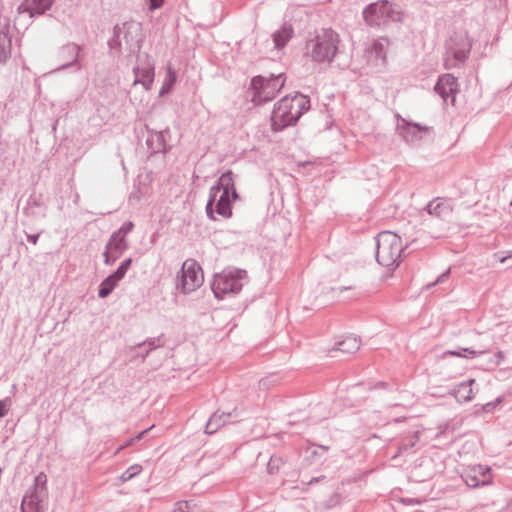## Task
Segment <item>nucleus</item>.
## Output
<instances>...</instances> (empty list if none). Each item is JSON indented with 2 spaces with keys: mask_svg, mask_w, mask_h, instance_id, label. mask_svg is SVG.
Wrapping results in <instances>:
<instances>
[{
  "mask_svg": "<svg viewBox=\"0 0 512 512\" xmlns=\"http://www.w3.org/2000/svg\"><path fill=\"white\" fill-rule=\"evenodd\" d=\"M424 210L431 216L446 219L452 214L453 205L448 199L436 197L425 206Z\"/></svg>",
  "mask_w": 512,
  "mask_h": 512,
  "instance_id": "17",
  "label": "nucleus"
},
{
  "mask_svg": "<svg viewBox=\"0 0 512 512\" xmlns=\"http://www.w3.org/2000/svg\"><path fill=\"white\" fill-rule=\"evenodd\" d=\"M166 134H169L168 128L162 131L149 130L146 145L151 153L155 154L167 151Z\"/></svg>",
  "mask_w": 512,
  "mask_h": 512,
  "instance_id": "19",
  "label": "nucleus"
},
{
  "mask_svg": "<svg viewBox=\"0 0 512 512\" xmlns=\"http://www.w3.org/2000/svg\"><path fill=\"white\" fill-rule=\"evenodd\" d=\"M164 345H165L164 336H163V334H161L158 337L148 338L145 341H143L142 343L137 344L136 348L141 349L146 346L148 347L145 350V352L143 354H141V357L144 360L150 354L151 351H153L157 348L163 347Z\"/></svg>",
  "mask_w": 512,
  "mask_h": 512,
  "instance_id": "28",
  "label": "nucleus"
},
{
  "mask_svg": "<svg viewBox=\"0 0 512 512\" xmlns=\"http://www.w3.org/2000/svg\"><path fill=\"white\" fill-rule=\"evenodd\" d=\"M389 44L388 38L380 37L365 51L366 62L375 72H382L386 68Z\"/></svg>",
  "mask_w": 512,
  "mask_h": 512,
  "instance_id": "11",
  "label": "nucleus"
},
{
  "mask_svg": "<svg viewBox=\"0 0 512 512\" xmlns=\"http://www.w3.org/2000/svg\"><path fill=\"white\" fill-rule=\"evenodd\" d=\"M501 402L500 398H497L495 401L488 402L481 406V410L486 413L492 412L496 406Z\"/></svg>",
  "mask_w": 512,
  "mask_h": 512,
  "instance_id": "43",
  "label": "nucleus"
},
{
  "mask_svg": "<svg viewBox=\"0 0 512 512\" xmlns=\"http://www.w3.org/2000/svg\"><path fill=\"white\" fill-rule=\"evenodd\" d=\"M401 502L406 505H419L422 501L417 498H402Z\"/></svg>",
  "mask_w": 512,
  "mask_h": 512,
  "instance_id": "48",
  "label": "nucleus"
},
{
  "mask_svg": "<svg viewBox=\"0 0 512 512\" xmlns=\"http://www.w3.org/2000/svg\"><path fill=\"white\" fill-rule=\"evenodd\" d=\"M294 31L291 26L283 25L279 30L274 32L273 41L277 49L286 46L289 40L293 37Z\"/></svg>",
  "mask_w": 512,
  "mask_h": 512,
  "instance_id": "27",
  "label": "nucleus"
},
{
  "mask_svg": "<svg viewBox=\"0 0 512 512\" xmlns=\"http://www.w3.org/2000/svg\"><path fill=\"white\" fill-rule=\"evenodd\" d=\"M359 294H360L359 292H355V293L353 294V296H351V297H349V298H350V299H352V298H354V297L359 296Z\"/></svg>",
  "mask_w": 512,
  "mask_h": 512,
  "instance_id": "54",
  "label": "nucleus"
},
{
  "mask_svg": "<svg viewBox=\"0 0 512 512\" xmlns=\"http://www.w3.org/2000/svg\"><path fill=\"white\" fill-rule=\"evenodd\" d=\"M82 47L76 43H67L63 45L59 50V58L64 63L57 70H64L69 67H76L77 70L82 68L79 62V56Z\"/></svg>",
  "mask_w": 512,
  "mask_h": 512,
  "instance_id": "14",
  "label": "nucleus"
},
{
  "mask_svg": "<svg viewBox=\"0 0 512 512\" xmlns=\"http://www.w3.org/2000/svg\"><path fill=\"white\" fill-rule=\"evenodd\" d=\"M220 193V188L215 185H213L209 190V198L206 204V213L208 218L211 220H215L213 205L217 203Z\"/></svg>",
  "mask_w": 512,
  "mask_h": 512,
  "instance_id": "32",
  "label": "nucleus"
},
{
  "mask_svg": "<svg viewBox=\"0 0 512 512\" xmlns=\"http://www.w3.org/2000/svg\"><path fill=\"white\" fill-rule=\"evenodd\" d=\"M490 468L479 465L478 472L482 475V479H477L476 476H467L466 483L471 487L485 486L491 483Z\"/></svg>",
  "mask_w": 512,
  "mask_h": 512,
  "instance_id": "29",
  "label": "nucleus"
},
{
  "mask_svg": "<svg viewBox=\"0 0 512 512\" xmlns=\"http://www.w3.org/2000/svg\"><path fill=\"white\" fill-rule=\"evenodd\" d=\"M420 432L414 431L412 434H409L403 437L398 443V452L394 455L395 458L398 455L402 454H413L415 453V446L419 442Z\"/></svg>",
  "mask_w": 512,
  "mask_h": 512,
  "instance_id": "23",
  "label": "nucleus"
},
{
  "mask_svg": "<svg viewBox=\"0 0 512 512\" xmlns=\"http://www.w3.org/2000/svg\"><path fill=\"white\" fill-rule=\"evenodd\" d=\"M133 228V222L127 221L124 222L118 230L114 231V233H117L119 236L126 238V236L133 230Z\"/></svg>",
  "mask_w": 512,
  "mask_h": 512,
  "instance_id": "36",
  "label": "nucleus"
},
{
  "mask_svg": "<svg viewBox=\"0 0 512 512\" xmlns=\"http://www.w3.org/2000/svg\"><path fill=\"white\" fill-rule=\"evenodd\" d=\"M55 0H24L19 5V13H28L31 18L44 15L52 7Z\"/></svg>",
  "mask_w": 512,
  "mask_h": 512,
  "instance_id": "18",
  "label": "nucleus"
},
{
  "mask_svg": "<svg viewBox=\"0 0 512 512\" xmlns=\"http://www.w3.org/2000/svg\"><path fill=\"white\" fill-rule=\"evenodd\" d=\"M247 273L242 269L224 270L214 276L211 289L217 299L237 295L243 288Z\"/></svg>",
  "mask_w": 512,
  "mask_h": 512,
  "instance_id": "5",
  "label": "nucleus"
},
{
  "mask_svg": "<svg viewBox=\"0 0 512 512\" xmlns=\"http://www.w3.org/2000/svg\"><path fill=\"white\" fill-rule=\"evenodd\" d=\"M449 275H450V269H447L441 275H439L435 281L427 284L426 289H430L437 284H441V283L445 282L448 279Z\"/></svg>",
  "mask_w": 512,
  "mask_h": 512,
  "instance_id": "38",
  "label": "nucleus"
},
{
  "mask_svg": "<svg viewBox=\"0 0 512 512\" xmlns=\"http://www.w3.org/2000/svg\"><path fill=\"white\" fill-rule=\"evenodd\" d=\"M47 476L41 472L34 479L21 502V512H44V501L47 498Z\"/></svg>",
  "mask_w": 512,
  "mask_h": 512,
  "instance_id": "8",
  "label": "nucleus"
},
{
  "mask_svg": "<svg viewBox=\"0 0 512 512\" xmlns=\"http://www.w3.org/2000/svg\"><path fill=\"white\" fill-rule=\"evenodd\" d=\"M142 471V466L141 465H132L131 467H129L126 471H124L121 475V479L123 481H128L130 479H132L134 476L138 475L140 472Z\"/></svg>",
  "mask_w": 512,
  "mask_h": 512,
  "instance_id": "35",
  "label": "nucleus"
},
{
  "mask_svg": "<svg viewBox=\"0 0 512 512\" xmlns=\"http://www.w3.org/2000/svg\"><path fill=\"white\" fill-rule=\"evenodd\" d=\"M378 386H379V387H385V386H386V383H384V382H380V383L378 384Z\"/></svg>",
  "mask_w": 512,
  "mask_h": 512,
  "instance_id": "55",
  "label": "nucleus"
},
{
  "mask_svg": "<svg viewBox=\"0 0 512 512\" xmlns=\"http://www.w3.org/2000/svg\"><path fill=\"white\" fill-rule=\"evenodd\" d=\"M397 131L406 142L415 143L423 138L428 128L419 123L409 122L400 115H397Z\"/></svg>",
  "mask_w": 512,
  "mask_h": 512,
  "instance_id": "13",
  "label": "nucleus"
},
{
  "mask_svg": "<svg viewBox=\"0 0 512 512\" xmlns=\"http://www.w3.org/2000/svg\"><path fill=\"white\" fill-rule=\"evenodd\" d=\"M148 430H143L141 431L140 433L137 434V436L133 437V438H130L128 439L124 444H122L120 447H119V450L121 449H124L125 447H129L131 445H133L136 441H139L143 435L145 433H147Z\"/></svg>",
  "mask_w": 512,
  "mask_h": 512,
  "instance_id": "41",
  "label": "nucleus"
},
{
  "mask_svg": "<svg viewBox=\"0 0 512 512\" xmlns=\"http://www.w3.org/2000/svg\"><path fill=\"white\" fill-rule=\"evenodd\" d=\"M332 291L337 293V294H341L345 291H355V287L353 286H341V287H338V288H332Z\"/></svg>",
  "mask_w": 512,
  "mask_h": 512,
  "instance_id": "49",
  "label": "nucleus"
},
{
  "mask_svg": "<svg viewBox=\"0 0 512 512\" xmlns=\"http://www.w3.org/2000/svg\"><path fill=\"white\" fill-rule=\"evenodd\" d=\"M340 500H341V496L338 494V493H333L328 500H326L325 502H323V507L325 509H330L332 507H335L336 505H338L340 503Z\"/></svg>",
  "mask_w": 512,
  "mask_h": 512,
  "instance_id": "37",
  "label": "nucleus"
},
{
  "mask_svg": "<svg viewBox=\"0 0 512 512\" xmlns=\"http://www.w3.org/2000/svg\"><path fill=\"white\" fill-rule=\"evenodd\" d=\"M434 90L444 101H447L450 96H452V100L454 101L458 91L457 78L452 74L440 76L434 86Z\"/></svg>",
  "mask_w": 512,
  "mask_h": 512,
  "instance_id": "16",
  "label": "nucleus"
},
{
  "mask_svg": "<svg viewBox=\"0 0 512 512\" xmlns=\"http://www.w3.org/2000/svg\"><path fill=\"white\" fill-rule=\"evenodd\" d=\"M204 281L201 266L193 259H187L182 264L180 275L177 276L176 287L187 294L200 287Z\"/></svg>",
  "mask_w": 512,
  "mask_h": 512,
  "instance_id": "10",
  "label": "nucleus"
},
{
  "mask_svg": "<svg viewBox=\"0 0 512 512\" xmlns=\"http://www.w3.org/2000/svg\"><path fill=\"white\" fill-rule=\"evenodd\" d=\"M497 357H499V358H501V359H502V358H503V352H502V351H499V352L497 353Z\"/></svg>",
  "mask_w": 512,
  "mask_h": 512,
  "instance_id": "53",
  "label": "nucleus"
},
{
  "mask_svg": "<svg viewBox=\"0 0 512 512\" xmlns=\"http://www.w3.org/2000/svg\"><path fill=\"white\" fill-rule=\"evenodd\" d=\"M396 6L388 0L371 3L363 10L365 22L370 26H380L388 20H400Z\"/></svg>",
  "mask_w": 512,
  "mask_h": 512,
  "instance_id": "9",
  "label": "nucleus"
},
{
  "mask_svg": "<svg viewBox=\"0 0 512 512\" xmlns=\"http://www.w3.org/2000/svg\"><path fill=\"white\" fill-rule=\"evenodd\" d=\"M403 250L401 238L391 231H382L375 237V257L381 266L397 267Z\"/></svg>",
  "mask_w": 512,
  "mask_h": 512,
  "instance_id": "4",
  "label": "nucleus"
},
{
  "mask_svg": "<svg viewBox=\"0 0 512 512\" xmlns=\"http://www.w3.org/2000/svg\"><path fill=\"white\" fill-rule=\"evenodd\" d=\"M128 56L140 55L143 44L142 27L140 23L126 21L113 27L112 37L108 40V53L119 56L122 53V43Z\"/></svg>",
  "mask_w": 512,
  "mask_h": 512,
  "instance_id": "2",
  "label": "nucleus"
},
{
  "mask_svg": "<svg viewBox=\"0 0 512 512\" xmlns=\"http://www.w3.org/2000/svg\"><path fill=\"white\" fill-rule=\"evenodd\" d=\"M133 74L135 76L134 85L141 84L146 91L151 89L154 82L155 65L147 53L137 56V64L133 67Z\"/></svg>",
  "mask_w": 512,
  "mask_h": 512,
  "instance_id": "12",
  "label": "nucleus"
},
{
  "mask_svg": "<svg viewBox=\"0 0 512 512\" xmlns=\"http://www.w3.org/2000/svg\"><path fill=\"white\" fill-rule=\"evenodd\" d=\"M12 39L9 35V24L5 23L0 30V65H4L11 57Z\"/></svg>",
  "mask_w": 512,
  "mask_h": 512,
  "instance_id": "21",
  "label": "nucleus"
},
{
  "mask_svg": "<svg viewBox=\"0 0 512 512\" xmlns=\"http://www.w3.org/2000/svg\"><path fill=\"white\" fill-rule=\"evenodd\" d=\"M234 199L231 197V193L221 192L216 203L215 211L217 214L224 218H229L232 215L231 202Z\"/></svg>",
  "mask_w": 512,
  "mask_h": 512,
  "instance_id": "26",
  "label": "nucleus"
},
{
  "mask_svg": "<svg viewBox=\"0 0 512 512\" xmlns=\"http://www.w3.org/2000/svg\"><path fill=\"white\" fill-rule=\"evenodd\" d=\"M326 479V476L324 475H321L319 477H313L311 478L308 482H307V485H312V484H315V483H318V482H322Z\"/></svg>",
  "mask_w": 512,
  "mask_h": 512,
  "instance_id": "51",
  "label": "nucleus"
},
{
  "mask_svg": "<svg viewBox=\"0 0 512 512\" xmlns=\"http://www.w3.org/2000/svg\"><path fill=\"white\" fill-rule=\"evenodd\" d=\"M26 206L27 207L40 208L41 207V202H40V200L38 198L31 196V197L28 198Z\"/></svg>",
  "mask_w": 512,
  "mask_h": 512,
  "instance_id": "46",
  "label": "nucleus"
},
{
  "mask_svg": "<svg viewBox=\"0 0 512 512\" xmlns=\"http://www.w3.org/2000/svg\"><path fill=\"white\" fill-rule=\"evenodd\" d=\"M102 255L104 258V260H103L104 264L108 265V266L113 265L116 262V260L119 258V257L115 256V253H113L109 250H106V249L104 250Z\"/></svg>",
  "mask_w": 512,
  "mask_h": 512,
  "instance_id": "39",
  "label": "nucleus"
},
{
  "mask_svg": "<svg viewBox=\"0 0 512 512\" xmlns=\"http://www.w3.org/2000/svg\"><path fill=\"white\" fill-rule=\"evenodd\" d=\"M400 421H401V419H400V418H395V419H394V422H400Z\"/></svg>",
  "mask_w": 512,
  "mask_h": 512,
  "instance_id": "56",
  "label": "nucleus"
},
{
  "mask_svg": "<svg viewBox=\"0 0 512 512\" xmlns=\"http://www.w3.org/2000/svg\"><path fill=\"white\" fill-rule=\"evenodd\" d=\"M283 464V459L280 456L273 455L270 457V460L267 464V471L269 474H276L281 465Z\"/></svg>",
  "mask_w": 512,
  "mask_h": 512,
  "instance_id": "34",
  "label": "nucleus"
},
{
  "mask_svg": "<svg viewBox=\"0 0 512 512\" xmlns=\"http://www.w3.org/2000/svg\"><path fill=\"white\" fill-rule=\"evenodd\" d=\"M119 281L110 274L99 285L98 297L104 299L108 297L117 287Z\"/></svg>",
  "mask_w": 512,
  "mask_h": 512,
  "instance_id": "30",
  "label": "nucleus"
},
{
  "mask_svg": "<svg viewBox=\"0 0 512 512\" xmlns=\"http://www.w3.org/2000/svg\"><path fill=\"white\" fill-rule=\"evenodd\" d=\"M37 209L38 208L25 206L23 209V213L27 216L38 217L41 213L38 212Z\"/></svg>",
  "mask_w": 512,
  "mask_h": 512,
  "instance_id": "45",
  "label": "nucleus"
},
{
  "mask_svg": "<svg viewBox=\"0 0 512 512\" xmlns=\"http://www.w3.org/2000/svg\"><path fill=\"white\" fill-rule=\"evenodd\" d=\"M128 270H126L121 265L111 274L113 278H116L119 282L125 277Z\"/></svg>",
  "mask_w": 512,
  "mask_h": 512,
  "instance_id": "44",
  "label": "nucleus"
},
{
  "mask_svg": "<svg viewBox=\"0 0 512 512\" xmlns=\"http://www.w3.org/2000/svg\"><path fill=\"white\" fill-rule=\"evenodd\" d=\"M310 109V99L301 93L285 96L273 108L271 126L274 131H282L295 125L300 117Z\"/></svg>",
  "mask_w": 512,
  "mask_h": 512,
  "instance_id": "1",
  "label": "nucleus"
},
{
  "mask_svg": "<svg viewBox=\"0 0 512 512\" xmlns=\"http://www.w3.org/2000/svg\"><path fill=\"white\" fill-rule=\"evenodd\" d=\"M360 345V339L354 336H348L343 340L336 342L333 347V351H339L346 354H353L359 350Z\"/></svg>",
  "mask_w": 512,
  "mask_h": 512,
  "instance_id": "25",
  "label": "nucleus"
},
{
  "mask_svg": "<svg viewBox=\"0 0 512 512\" xmlns=\"http://www.w3.org/2000/svg\"><path fill=\"white\" fill-rule=\"evenodd\" d=\"M284 82L282 74L270 78L260 75L253 77L250 84V89L253 91L252 101L256 105L271 101L283 87Z\"/></svg>",
  "mask_w": 512,
  "mask_h": 512,
  "instance_id": "6",
  "label": "nucleus"
},
{
  "mask_svg": "<svg viewBox=\"0 0 512 512\" xmlns=\"http://www.w3.org/2000/svg\"><path fill=\"white\" fill-rule=\"evenodd\" d=\"M484 351L481 350H474L471 348H458L455 350H447L443 353V356H457V357H463L467 359H473L481 354H483Z\"/></svg>",
  "mask_w": 512,
  "mask_h": 512,
  "instance_id": "31",
  "label": "nucleus"
},
{
  "mask_svg": "<svg viewBox=\"0 0 512 512\" xmlns=\"http://www.w3.org/2000/svg\"><path fill=\"white\" fill-rule=\"evenodd\" d=\"M128 248L129 243L127 239L114 232L110 235L105 245V249L115 253L116 257H120Z\"/></svg>",
  "mask_w": 512,
  "mask_h": 512,
  "instance_id": "22",
  "label": "nucleus"
},
{
  "mask_svg": "<svg viewBox=\"0 0 512 512\" xmlns=\"http://www.w3.org/2000/svg\"><path fill=\"white\" fill-rule=\"evenodd\" d=\"M220 188L221 192L231 193L232 199H238L239 195L234 185V175L231 170L224 172L214 184Z\"/></svg>",
  "mask_w": 512,
  "mask_h": 512,
  "instance_id": "24",
  "label": "nucleus"
},
{
  "mask_svg": "<svg viewBox=\"0 0 512 512\" xmlns=\"http://www.w3.org/2000/svg\"><path fill=\"white\" fill-rule=\"evenodd\" d=\"M340 37L332 29H322L305 44L304 56L317 64H330L339 50Z\"/></svg>",
  "mask_w": 512,
  "mask_h": 512,
  "instance_id": "3",
  "label": "nucleus"
},
{
  "mask_svg": "<svg viewBox=\"0 0 512 512\" xmlns=\"http://www.w3.org/2000/svg\"><path fill=\"white\" fill-rule=\"evenodd\" d=\"M475 383V379H469L467 381H463L453 388L450 389V394L455 397L457 402L466 403L470 402L473 399V389L472 385Z\"/></svg>",
  "mask_w": 512,
  "mask_h": 512,
  "instance_id": "20",
  "label": "nucleus"
},
{
  "mask_svg": "<svg viewBox=\"0 0 512 512\" xmlns=\"http://www.w3.org/2000/svg\"><path fill=\"white\" fill-rule=\"evenodd\" d=\"M39 236H40V233H37V234H27L26 235V238H27V241L32 243V244H36L38 239H39Z\"/></svg>",
  "mask_w": 512,
  "mask_h": 512,
  "instance_id": "50",
  "label": "nucleus"
},
{
  "mask_svg": "<svg viewBox=\"0 0 512 512\" xmlns=\"http://www.w3.org/2000/svg\"><path fill=\"white\" fill-rule=\"evenodd\" d=\"M445 67L457 68L468 59L472 43L466 34L456 33L446 42Z\"/></svg>",
  "mask_w": 512,
  "mask_h": 512,
  "instance_id": "7",
  "label": "nucleus"
},
{
  "mask_svg": "<svg viewBox=\"0 0 512 512\" xmlns=\"http://www.w3.org/2000/svg\"><path fill=\"white\" fill-rule=\"evenodd\" d=\"M238 416L239 414L236 409H233L231 412H220L217 410L208 419L204 432L212 435L227 423L233 422Z\"/></svg>",
  "mask_w": 512,
  "mask_h": 512,
  "instance_id": "15",
  "label": "nucleus"
},
{
  "mask_svg": "<svg viewBox=\"0 0 512 512\" xmlns=\"http://www.w3.org/2000/svg\"><path fill=\"white\" fill-rule=\"evenodd\" d=\"M176 79L177 76L175 71H173L171 68H168L167 75L159 91V95L164 96L170 93L173 86L175 85Z\"/></svg>",
  "mask_w": 512,
  "mask_h": 512,
  "instance_id": "33",
  "label": "nucleus"
},
{
  "mask_svg": "<svg viewBox=\"0 0 512 512\" xmlns=\"http://www.w3.org/2000/svg\"><path fill=\"white\" fill-rule=\"evenodd\" d=\"M133 263V259L132 258H126L125 260H123L120 265L122 267H124L126 270H129V268L131 267Z\"/></svg>",
  "mask_w": 512,
  "mask_h": 512,
  "instance_id": "52",
  "label": "nucleus"
},
{
  "mask_svg": "<svg viewBox=\"0 0 512 512\" xmlns=\"http://www.w3.org/2000/svg\"><path fill=\"white\" fill-rule=\"evenodd\" d=\"M173 512H190V504L187 501H179L175 504Z\"/></svg>",
  "mask_w": 512,
  "mask_h": 512,
  "instance_id": "42",
  "label": "nucleus"
},
{
  "mask_svg": "<svg viewBox=\"0 0 512 512\" xmlns=\"http://www.w3.org/2000/svg\"><path fill=\"white\" fill-rule=\"evenodd\" d=\"M11 400L10 398H5L0 400V418H3L7 415Z\"/></svg>",
  "mask_w": 512,
  "mask_h": 512,
  "instance_id": "40",
  "label": "nucleus"
},
{
  "mask_svg": "<svg viewBox=\"0 0 512 512\" xmlns=\"http://www.w3.org/2000/svg\"><path fill=\"white\" fill-rule=\"evenodd\" d=\"M149 2V10L154 11L156 9H159L163 3L164 0H148Z\"/></svg>",
  "mask_w": 512,
  "mask_h": 512,
  "instance_id": "47",
  "label": "nucleus"
}]
</instances>
